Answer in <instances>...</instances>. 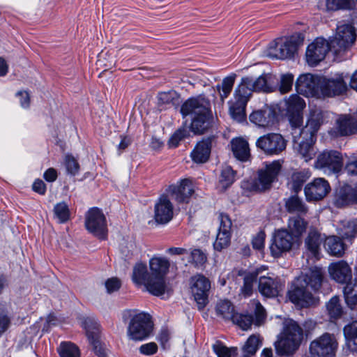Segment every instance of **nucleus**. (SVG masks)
Wrapping results in <instances>:
<instances>
[{"label":"nucleus","mask_w":357,"mask_h":357,"mask_svg":"<svg viewBox=\"0 0 357 357\" xmlns=\"http://www.w3.org/2000/svg\"><path fill=\"white\" fill-rule=\"evenodd\" d=\"M344 335L349 349L351 351H357V321H353L345 326Z\"/></svg>","instance_id":"obj_42"},{"label":"nucleus","mask_w":357,"mask_h":357,"mask_svg":"<svg viewBox=\"0 0 357 357\" xmlns=\"http://www.w3.org/2000/svg\"><path fill=\"white\" fill-rule=\"evenodd\" d=\"M343 167L342 154L335 150H325L319 153L314 162V167L327 175L338 174Z\"/></svg>","instance_id":"obj_6"},{"label":"nucleus","mask_w":357,"mask_h":357,"mask_svg":"<svg viewBox=\"0 0 357 357\" xmlns=\"http://www.w3.org/2000/svg\"><path fill=\"white\" fill-rule=\"evenodd\" d=\"M355 29L350 24L340 25L337 28V33L331 40V47L335 54L345 51L354 43L356 40Z\"/></svg>","instance_id":"obj_11"},{"label":"nucleus","mask_w":357,"mask_h":357,"mask_svg":"<svg viewBox=\"0 0 357 357\" xmlns=\"http://www.w3.org/2000/svg\"><path fill=\"white\" fill-rule=\"evenodd\" d=\"M303 340V329L298 323L291 319H285L273 344L277 355L280 357L293 356L298 350Z\"/></svg>","instance_id":"obj_2"},{"label":"nucleus","mask_w":357,"mask_h":357,"mask_svg":"<svg viewBox=\"0 0 357 357\" xmlns=\"http://www.w3.org/2000/svg\"><path fill=\"white\" fill-rule=\"evenodd\" d=\"M139 350L144 355H153L158 351V345L155 342H149L141 345Z\"/></svg>","instance_id":"obj_64"},{"label":"nucleus","mask_w":357,"mask_h":357,"mask_svg":"<svg viewBox=\"0 0 357 357\" xmlns=\"http://www.w3.org/2000/svg\"><path fill=\"white\" fill-rule=\"evenodd\" d=\"M354 6L353 0H326L328 10H349Z\"/></svg>","instance_id":"obj_50"},{"label":"nucleus","mask_w":357,"mask_h":357,"mask_svg":"<svg viewBox=\"0 0 357 357\" xmlns=\"http://www.w3.org/2000/svg\"><path fill=\"white\" fill-rule=\"evenodd\" d=\"M322 241L323 238H321L320 233L314 229H310L307 238H305V245L307 250L313 257H318Z\"/></svg>","instance_id":"obj_39"},{"label":"nucleus","mask_w":357,"mask_h":357,"mask_svg":"<svg viewBox=\"0 0 357 357\" xmlns=\"http://www.w3.org/2000/svg\"><path fill=\"white\" fill-rule=\"evenodd\" d=\"M273 78L270 74H263L256 79L252 77L254 91L270 93L276 91L277 86L273 84Z\"/></svg>","instance_id":"obj_36"},{"label":"nucleus","mask_w":357,"mask_h":357,"mask_svg":"<svg viewBox=\"0 0 357 357\" xmlns=\"http://www.w3.org/2000/svg\"><path fill=\"white\" fill-rule=\"evenodd\" d=\"M212 147L211 138L199 142L190 153L191 158L196 163H204L210 157Z\"/></svg>","instance_id":"obj_29"},{"label":"nucleus","mask_w":357,"mask_h":357,"mask_svg":"<svg viewBox=\"0 0 357 357\" xmlns=\"http://www.w3.org/2000/svg\"><path fill=\"white\" fill-rule=\"evenodd\" d=\"M294 75L291 73L282 75L280 79V82L277 86V89L280 93L284 94L289 92L293 86Z\"/></svg>","instance_id":"obj_54"},{"label":"nucleus","mask_w":357,"mask_h":357,"mask_svg":"<svg viewBox=\"0 0 357 357\" xmlns=\"http://www.w3.org/2000/svg\"><path fill=\"white\" fill-rule=\"evenodd\" d=\"M213 123V115L208 114L192 118L190 130L197 135L203 134L206 132Z\"/></svg>","instance_id":"obj_35"},{"label":"nucleus","mask_w":357,"mask_h":357,"mask_svg":"<svg viewBox=\"0 0 357 357\" xmlns=\"http://www.w3.org/2000/svg\"><path fill=\"white\" fill-rule=\"evenodd\" d=\"M231 321L244 331L250 328L254 321L252 315L237 313H236Z\"/></svg>","instance_id":"obj_53"},{"label":"nucleus","mask_w":357,"mask_h":357,"mask_svg":"<svg viewBox=\"0 0 357 357\" xmlns=\"http://www.w3.org/2000/svg\"><path fill=\"white\" fill-rule=\"evenodd\" d=\"M231 149L234 156L238 160L245 162L250 157V149L249 144L243 137H236L231 139Z\"/></svg>","instance_id":"obj_31"},{"label":"nucleus","mask_w":357,"mask_h":357,"mask_svg":"<svg viewBox=\"0 0 357 357\" xmlns=\"http://www.w3.org/2000/svg\"><path fill=\"white\" fill-rule=\"evenodd\" d=\"M266 234L263 231H259L252 238V245L254 249L260 250L264 248Z\"/></svg>","instance_id":"obj_63"},{"label":"nucleus","mask_w":357,"mask_h":357,"mask_svg":"<svg viewBox=\"0 0 357 357\" xmlns=\"http://www.w3.org/2000/svg\"><path fill=\"white\" fill-rule=\"evenodd\" d=\"M235 81V75H231L223 79L220 85H218L217 88L220 93L221 98L223 100L229 95L233 88Z\"/></svg>","instance_id":"obj_51"},{"label":"nucleus","mask_w":357,"mask_h":357,"mask_svg":"<svg viewBox=\"0 0 357 357\" xmlns=\"http://www.w3.org/2000/svg\"><path fill=\"white\" fill-rule=\"evenodd\" d=\"M151 274L153 278L155 286L162 295L167 290V284L165 280V275L169 268V261L164 257H153L149 260Z\"/></svg>","instance_id":"obj_12"},{"label":"nucleus","mask_w":357,"mask_h":357,"mask_svg":"<svg viewBox=\"0 0 357 357\" xmlns=\"http://www.w3.org/2000/svg\"><path fill=\"white\" fill-rule=\"evenodd\" d=\"M307 222L302 216H294L289 219L288 229L292 236H301L306 230Z\"/></svg>","instance_id":"obj_41"},{"label":"nucleus","mask_w":357,"mask_h":357,"mask_svg":"<svg viewBox=\"0 0 357 357\" xmlns=\"http://www.w3.org/2000/svg\"><path fill=\"white\" fill-rule=\"evenodd\" d=\"M187 134L185 129H178L171 137L169 140V145L171 147H176L181 140H182Z\"/></svg>","instance_id":"obj_62"},{"label":"nucleus","mask_w":357,"mask_h":357,"mask_svg":"<svg viewBox=\"0 0 357 357\" xmlns=\"http://www.w3.org/2000/svg\"><path fill=\"white\" fill-rule=\"evenodd\" d=\"M250 305L255 311V324L259 326L264 321L266 318L265 309L258 301H252L250 302Z\"/></svg>","instance_id":"obj_57"},{"label":"nucleus","mask_w":357,"mask_h":357,"mask_svg":"<svg viewBox=\"0 0 357 357\" xmlns=\"http://www.w3.org/2000/svg\"><path fill=\"white\" fill-rule=\"evenodd\" d=\"M274 114L271 109H260L250 115V121L259 127H268L273 123Z\"/></svg>","instance_id":"obj_37"},{"label":"nucleus","mask_w":357,"mask_h":357,"mask_svg":"<svg viewBox=\"0 0 357 357\" xmlns=\"http://www.w3.org/2000/svg\"><path fill=\"white\" fill-rule=\"evenodd\" d=\"M321 77L310 73L300 75L296 82V91L305 96L314 95L320 91Z\"/></svg>","instance_id":"obj_22"},{"label":"nucleus","mask_w":357,"mask_h":357,"mask_svg":"<svg viewBox=\"0 0 357 357\" xmlns=\"http://www.w3.org/2000/svg\"><path fill=\"white\" fill-rule=\"evenodd\" d=\"M261 344V340L257 335H251L247 340L243 351L245 354L255 355Z\"/></svg>","instance_id":"obj_56"},{"label":"nucleus","mask_w":357,"mask_h":357,"mask_svg":"<svg viewBox=\"0 0 357 357\" xmlns=\"http://www.w3.org/2000/svg\"><path fill=\"white\" fill-rule=\"evenodd\" d=\"M338 234L342 239L351 242L357 237V219L342 221Z\"/></svg>","instance_id":"obj_40"},{"label":"nucleus","mask_w":357,"mask_h":357,"mask_svg":"<svg viewBox=\"0 0 357 357\" xmlns=\"http://www.w3.org/2000/svg\"><path fill=\"white\" fill-rule=\"evenodd\" d=\"M294 142L298 145L297 151L305 162L310 160L315 155V151L312 146L314 137H303L298 134L297 129L292 132Z\"/></svg>","instance_id":"obj_26"},{"label":"nucleus","mask_w":357,"mask_h":357,"mask_svg":"<svg viewBox=\"0 0 357 357\" xmlns=\"http://www.w3.org/2000/svg\"><path fill=\"white\" fill-rule=\"evenodd\" d=\"M324 112L319 108L310 109L309 116L305 127L297 128L298 134L303 137H314L320 126L324 123Z\"/></svg>","instance_id":"obj_23"},{"label":"nucleus","mask_w":357,"mask_h":357,"mask_svg":"<svg viewBox=\"0 0 357 357\" xmlns=\"http://www.w3.org/2000/svg\"><path fill=\"white\" fill-rule=\"evenodd\" d=\"M252 77H245L241 79V82L234 91V100L241 102V104H247L250 96L254 91Z\"/></svg>","instance_id":"obj_33"},{"label":"nucleus","mask_w":357,"mask_h":357,"mask_svg":"<svg viewBox=\"0 0 357 357\" xmlns=\"http://www.w3.org/2000/svg\"><path fill=\"white\" fill-rule=\"evenodd\" d=\"M356 202L354 190L351 185H344L340 188L337 192L334 204L337 207L341 208Z\"/></svg>","instance_id":"obj_34"},{"label":"nucleus","mask_w":357,"mask_h":357,"mask_svg":"<svg viewBox=\"0 0 357 357\" xmlns=\"http://www.w3.org/2000/svg\"><path fill=\"white\" fill-rule=\"evenodd\" d=\"M218 221L219 227L213 248L217 251H221L230 245L232 222L229 217L225 213L219 214Z\"/></svg>","instance_id":"obj_18"},{"label":"nucleus","mask_w":357,"mask_h":357,"mask_svg":"<svg viewBox=\"0 0 357 357\" xmlns=\"http://www.w3.org/2000/svg\"><path fill=\"white\" fill-rule=\"evenodd\" d=\"M122 320L128 324L127 335L133 341H142L149 337L153 324L151 316L135 309L125 310L122 312Z\"/></svg>","instance_id":"obj_3"},{"label":"nucleus","mask_w":357,"mask_h":357,"mask_svg":"<svg viewBox=\"0 0 357 357\" xmlns=\"http://www.w3.org/2000/svg\"><path fill=\"white\" fill-rule=\"evenodd\" d=\"M241 102L235 100L229 107V114L231 118L237 122H243L245 119L246 104H241Z\"/></svg>","instance_id":"obj_48"},{"label":"nucleus","mask_w":357,"mask_h":357,"mask_svg":"<svg viewBox=\"0 0 357 357\" xmlns=\"http://www.w3.org/2000/svg\"><path fill=\"white\" fill-rule=\"evenodd\" d=\"M336 129L340 135L344 136L357 132V114L341 115L336 120Z\"/></svg>","instance_id":"obj_30"},{"label":"nucleus","mask_w":357,"mask_h":357,"mask_svg":"<svg viewBox=\"0 0 357 357\" xmlns=\"http://www.w3.org/2000/svg\"><path fill=\"white\" fill-rule=\"evenodd\" d=\"M331 191V186L328 181L324 178H314L307 183L304 192L307 201H318L325 197Z\"/></svg>","instance_id":"obj_21"},{"label":"nucleus","mask_w":357,"mask_h":357,"mask_svg":"<svg viewBox=\"0 0 357 357\" xmlns=\"http://www.w3.org/2000/svg\"><path fill=\"white\" fill-rule=\"evenodd\" d=\"M173 217V206L165 196H162L155 205L154 218L158 223L166 224Z\"/></svg>","instance_id":"obj_28"},{"label":"nucleus","mask_w":357,"mask_h":357,"mask_svg":"<svg viewBox=\"0 0 357 357\" xmlns=\"http://www.w3.org/2000/svg\"><path fill=\"white\" fill-rule=\"evenodd\" d=\"M324 279L321 268L313 267L302 273L291 282L287 291L289 300L300 307H307L315 303L312 291L319 289Z\"/></svg>","instance_id":"obj_1"},{"label":"nucleus","mask_w":357,"mask_h":357,"mask_svg":"<svg viewBox=\"0 0 357 357\" xmlns=\"http://www.w3.org/2000/svg\"><path fill=\"white\" fill-rule=\"evenodd\" d=\"M235 180V172L230 166H224L222 168L219 177V184L223 189L229 187Z\"/></svg>","instance_id":"obj_44"},{"label":"nucleus","mask_w":357,"mask_h":357,"mask_svg":"<svg viewBox=\"0 0 357 357\" xmlns=\"http://www.w3.org/2000/svg\"><path fill=\"white\" fill-rule=\"evenodd\" d=\"M280 169L281 164L278 160H275L270 164H266L264 168L259 170L258 178L252 181L250 190L261 192L269 189Z\"/></svg>","instance_id":"obj_7"},{"label":"nucleus","mask_w":357,"mask_h":357,"mask_svg":"<svg viewBox=\"0 0 357 357\" xmlns=\"http://www.w3.org/2000/svg\"><path fill=\"white\" fill-rule=\"evenodd\" d=\"M285 210L297 216L305 215L308 212V207L303 200L297 195H291L284 199Z\"/></svg>","instance_id":"obj_32"},{"label":"nucleus","mask_w":357,"mask_h":357,"mask_svg":"<svg viewBox=\"0 0 357 357\" xmlns=\"http://www.w3.org/2000/svg\"><path fill=\"white\" fill-rule=\"evenodd\" d=\"M338 342L333 334L325 333L312 340L307 357H335Z\"/></svg>","instance_id":"obj_5"},{"label":"nucleus","mask_w":357,"mask_h":357,"mask_svg":"<svg viewBox=\"0 0 357 357\" xmlns=\"http://www.w3.org/2000/svg\"><path fill=\"white\" fill-rule=\"evenodd\" d=\"M65 165L68 173L75 175L79 170V165L77 160L72 155H67L65 157Z\"/></svg>","instance_id":"obj_58"},{"label":"nucleus","mask_w":357,"mask_h":357,"mask_svg":"<svg viewBox=\"0 0 357 357\" xmlns=\"http://www.w3.org/2000/svg\"><path fill=\"white\" fill-rule=\"evenodd\" d=\"M191 261L196 266H202L206 261V255L199 249L191 252Z\"/></svg>","instance_id":"obj_60"},{"label":"nucleus","mask_w":357,"mask_h":357,"mask_svg":"<svg viewBox=\"0 0 357 357\" xmlns=\"http://www.w3.org/2000/svg\"><path fill=\"white\" fill-rule=\"evenodd\" d=\"M330 50H333L331 42L321 37L317 38L307 46L305 53L307 63L311 66H317L324 59Z\"/></svg>","instance_id":"obj_15"},{"label":"nucleus","mask_w":357,"mask_h":357,"mask_svg":"<svg viewBox=\"0 0 357 357\" xmlns=\"http://www.w3.org/2000/svg\"><path fill=\"white\" fill-rule=\"evenodd\" d=\"M326 308L331 319H337L341 317L343 310L337 296L332 297L326 304Z\"/></svg>","instance_id":"obj_47"},{"label":"nucleus","mask_w":357,"mask_h":357,"mask_svg":"<svg viewBox=\"0 0 357 357\" xmlns=\"http://www.w3.org/2000/svg\"><path fill=\"white\" fill-rule=\"evenodd\" d=\"M284 110L293 128L297 129L303 123V110L305 107L304 100L298 95H291L284 100Z\"/></svg>","instance_id":"obj_10"},{"label":"nucleus","mask_w":357,"mask_h":357,"mask_svg":"<svg viewBox=\"0 0 357 357\" xmlns=\"http://www.w3.org/2000/svg\"><path fill=\"white\" fill-rule=\"evenodd\" d=\"M320 81V91L326 96H339L345 93L347 90V85L342 74L335 75L330 78L321 77Z\"/></svg>","instance_id":"obj_20"},{"label":"nucleus","mask_w":357,"mask_h":357,"mask_svg":"<svg viewBox=\"0 0 357 357\" xmlns=\"http://www.w3.org/2000/svg\"><path fill=\"white\" fill-rule=\"evenodd\" d=\"M10 324V319L7 315L3 307L0 305V336L4 333Z\"/></svg>","instance_id":"obj_61"},{"label":"nucleus","mask_w":357,"mask_h":357,"mask_svg":"<svg viewBox=\"0 0 357 357\" xmlns=\"http://www.w3.org/2000/svg\"><path fill=\"white\" fill-rule=\"evenodd\" d=\"M86 229L100 239H105L107 234L106 218L98 208H90L85 215Z\"/></svg>","instance_id":"obj_8"},{"label":"nucleus","mask_w":357,"mask_h":357,"mask_svg":"<svg viewBox=\"0 0 357 357\" xmlns=\"http://www.w3.org/2000/svg\"><path fill=\"white\" fill-rule=\"evenodd\" d=\"M345 301L351 308H354L357 304V284L347 283L344 288Z\"/></svg>","instance_id":"obj_46"},{"label":"nucleus","mask_w":357,"mask_h":357,"mask_svg":"<svg viewBox=\"0 0 357 357\" xmlns=\"http://www.w3.org/2000/svg\"><path fill=\"white\" fill-rule=\"evenodd\" d=\"M132 280L136 285H143L150 294L157 296H160L151 273H149L147 270L146 264L138 262L134 266Z\"/></svg>","instance_id":"obj_17"},{"label":"nucleus","mask_w":357,"mask_h":357,"mask_svg":"<svg viewBox=\"0 0 357 357\" xmlns=\"http://www.w3.org/2000/svg\"><path fill=\"white\" fill-rule=\"evenodd\" d=\"M307 172H294L291 177V188L294 191L301 190L304 182L309 178Z\"/></svg>","instance_id":"obj_55"},{"label":"nucleus","mask_w":357,"mask_h":357,"mask_svg":"<svg viewBox=\"0 0 357 357\" xmlns=\"http://www.w3.org/2000/svg\"><path fill=\"white\" fill-rule=\"evenodd\" d=\"M342 239L336 236H331L326 238L324 247L331 255L341 257L344 253L346 246Z\"/></svg>","instance_id":"obj_38"},{"label":"nucleus","mask_w":357,"mask_h":357,"mask_svg":"<svg viewBox=\"0 0 357 357\" xmlns=\"http://www.w3.org/2000/svg\"><path fill=\"white\" fill-rule=\"evenodd\" d=\"M328 273L333 280L339 283H348L352 278L351 268L343 261L331 263L328 266Z\"/></svg>","instance_id":"obj_27"},{"label":"nucleus","mask_w":357,"mask_h":357,"mask_svg":"<svg viewBox=\"0 0 357 357\" xmlns=\"http://www.w3.org/2000/svg\"><path fill=\"white\" fill-rule=\"evenodd\" d=\"M190 289L199 310H202L208 303L211 282L208 278L197 274L190 280Z\"/></svg>","instance_id":"obj_9"},{"label":"nucleus","mask_w":357,"mask_h":357,"mask_svg":"<svg viewBox=\"0 0 357 357\" xmlns=\"http://www.w3.org/2000/svg\"><path fill=\"white\" fill-rule=\"evenodd\" d=\"M294 244V237L287 229H282L275 231L270 245L271 255L280 257L283 253L289 251Z\"/></svg>","instance_id":"obj_16"},{"label":"nucleus","mask_w":357,"mask_h":357,"mask_svg":"<svg viewBox=\"0 0 357 357\" xmlns=\"http://www.w3.org/2000/svg\"><path fill=\"white\" fill-rule=\"evenodd\" d=\"M54 215L59 223H64L70 219V212L68 204L65 202L57 203L54 206Z\"/></svg>","instance_id":"obj_45"},{"label":"nucleus","mask_w":357,"mask_h":357,"mask_svg":"<svg viewBox=\"0 0 357 357\" xmlns=\"http://www.w3.org/2000/svg\"><path fill=\"white\" fill-rule=\"evenodd\" d=\"M84 326L88 339L93 346L94 352L99 357H105V349L99 340L100 324L93 317H86L83 320Z\"/></svg>","instance_id":"obj_19"},{"label":"nucleus","mask_w":357,"mask_h":357,"mask_svg":"<svg viewBox=\"0 0 357 357\" xmlns=\"http://www.w3.org/2000/svg\"><path fill=\"white\" fill-rule=\"evenodd\" d=\"M181 112L183 116L192 118L212 114L210 100L204 96L188 98L181 106Z\"/></svg>","instance_id":"obj_13"},{"label":"nucleus","mask_w":357,"mask_h":357,"mask_svg":"<svg viewBox=\"0 0 357 357\" xmlns=\"http://www.w3.org/2000/svg\"><path fill=\"white\" fill-rule=\"evenodd\" d=\"M60 357H79L78 347L71 342H62L58 348Z\"/></svg>","instance_id":"obj_49"},{"label":"nucleus","mask_w":357,"mask_h":357,"mask_svg":"<svg viewBox=\"0 0 357 357\" xmlns=\"http://www.w3.org/2000/svg\"><path fill=\"white\" fill-rule=\"evenodd\" d=\"M301 43L298 36L277 38L269 44L266 55L272 59H291Z\"/></svg>","instance_id":"obj_4"},{"label":"nucleus","mask_w":357,"mask_h":357,"mask_svg":"<svg viewBox=\"0 0 357 357\" xmlns=\"http://www.w3.org/2000/svg\"><path fill=\"white\" fill-rule=\"evenodd\" d=\"M216 312L225 320H231L236 314L234 305L227 300L220 301L218 303Z\"/></svg>","instance_id":"obj_43"},{"label":"nucleus","mask_w":357,"mask_h":357,"mask_svg":"<svg viewBox=\"0 0 357 357\" xmlns=\"http://www.w3.org/2000/svg\"><path fill=\"white\" fill-rule=\"evenodd\" d=\"M213 350L218 357H231V355L236 351V348L229 349L220 343L214 344Z\"/></svg>","instance_id":"obj_59"},{"label":"nucleus","mask_w":357,"mask_h":357,"mask_svg":"<svg viewBox=\"0 0 357 357\" xmlns=\"http://www.w3.org/2000/svg\"><path fill=\"white\" fill-rule=\"evenodd\" d=\"M169 191L172 197L179 203L188 202L190 197L195 192L192 180L184 178L178 184L171 185Z\"/></svg>","instance_id":"obj_25"},{"label":"nucleus","mask_w":357,"mask_h":357,"mask_svg":"<svg viewBox=\"0 0 357 357\" xmlns=\"http://www.w3.org/2000/svg\"><path fill=\"white\" fill-rule=\"evenodd\" d=\"M256 146L266 155H278L286 149L287 142L280 134L270 133L258 138Z\"/></svg>","instance_id":"obj_14"},{"label":"nucleus","mask_w":357,"mask_h":357,"mask_svg":"<svg viewBox=\"0 0 357 357\" xmlns=\"http://www.w3.org/2000/svg\"><path fill=\"white\" fill-rule=\"evenodd\" d=\"M283 288L284 283L277 277L261 276L259 279V291L266 297L273 298L277 296Z\"/></svg>","instance_id":"obj_24"},{"label":"nucleus","mask_w":357,"mask_h":357,"mask_svg":"<svg viewBox=\"0 0 357 357\" xmlns=\"http://www.w3.org/2000/svg\"><path fill=\"white\" fill-rule=\"evenodd\" d=\"M257 278V273H247L243 278V285L241 288V293L245 297L250 296L252 293L253 284Z\"/></svg>","instance_id":"obj_52"}]
</instances>
